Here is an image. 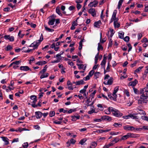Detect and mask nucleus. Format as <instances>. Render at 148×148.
<instances>
[{"instance_id":"obj_12","label":"nucleus","mask_w":148,"mask_h":148,"mask_svg":"<svg viewBox=\"0 0 148 148\" xmlns=\"http://www.w3.org/2000/svg\"><path fill=\"white\" fill-rule=\"evenodd\" d=\"M20 69L21 70H23L24 71H27L28 70H30L32 72H33L32 71V70L30 69L29 67L27 66H22L20 67Z\"/></svg>"},{"instance_id":"obj_47","label":"nucleus","mask_w":148,"mask_h":148,"mask_svg":"<svg viewBox=\"0 0 148 148\" xmlns=\"http://www.w3.org/2000/svg\"><path fill=\"white\" fill-rule=\"evenodd\" d=\"M118 90H119V87L116 86L114 88V91L113 92V93H114V94H116V93L118 91Z\"/></svg>"},{"instance_id":"obj_51","label":"nucleus","mask_w":148,"mask_h":148,"mask_svg":"<svg viewBox=\"0 0 148 148\" xmlns=\"http://www.w3.org/2000/svg\"><path fill=\"white\" fill-rule=\"evenodd\" d=\"M76 110V109H71L67 111V113H71L73 112H74Z\"/></svg>"},{"instance_id":"obj_17","label":"nucleus","mask_w":148,"mask_h":148,"mask_svg":"<svg viewBox=\"0 0 148 148\" xmlns=\"http://www.w3.org/2000/svg\"><path fill=\"white\" fill-rule=\"evenodd\" d=\"M112 107H110L105 110V113L106 114H110L111 112H112Z\"/></svg>"},{"instance_id":"obj_6","label":"nucleus","mask_w":148,"mask_h":148,"mask_svg":"<svg viewBox=\"0 0 148 148\" xmlns=\"http://www.w3.org/2000/svg\"><path fill=\"white\" fill-rule=\"evenodd\" d=\"M88 12L94 17L96 16V11L95 9L90 8L88 10Z\"/></svg>"},{"instance_id":"obj_63","label":"nucleus","mask_w":148,"mask_h":148,"mask_svg":"<svg viewBox=\"0 0 148 148\" xmlns=\"http://www.w3.org/2000/svg\"><path fill=\"white\" fill-rule=\"evenodd\" d=\"M143 60L144 61V63L146 64H148V58H144Z\"/></svg>"},{"instance_id":"obj_29","label":"nucleus","mask_w":148,"mask_h":148,"mask_svg":"<svg viewBox=\"0 0 148 148\" xmlns=\"http://www.w3.org/2000/svg\"><path fill=\"white\" fill-rule=\"evenodd\" d=\"M76 84L77 85H80L81 84H84V80L82 79L80 81L76 82Z\"/></svg>"},{"instance_id":"obj_43","label":"nucleus","mask_w":148,"mask_h":148,"mask_svg":"<svg viewBox=\"0 0 148 148\" xmlns=\"http://www.w3.org/2000/svg\"><path fill=\"white\" fill-rule=\"evenodd\" d=\"M97 143L95 142H93L91 143V145L92 147V148H95L97 146Z\"/></svg>"},{"instance_id":"obj_1","label":"nucleus","mask_w":148,"mask_h":148,"mask_svg":"<svg viewBox=\"0 0 148 148\" xmlns=\"http://www.w3.org/2000/svg\"><path fill=\"white\" fill-rule=\"evenodd\" d=\"M148 101V97L147 95L143 94L140 97V99L138 100V103L142 104L143 103H146Z\"/></svg>"},{"instance_id":"obj_20","label":"nucleus","mask_w":148,"mask_h":148,"mask_svg":"<svg viewBox=\"0 0 148 148\" xmlns=\"http://www.w3.org/2000/svg\"><path fill=\"white\" fill-rule=\"evenodd\" d=\"M44 27H45V30L48 32H52L54 31V30L53 29H51L48 28L46 25H44Z\"/></svg>"},{"instance_id":"obj_16","label":"nucleus","mask_w":148,"mask_h":148,"mask_svg":"<svg viewBox=\"0 0 148 148\" xmlns=\"http://www.w3.org/2000/svg\"><path fill=\"white\" fill-rule=\"evenodd\" d=\"M138 82L137 80L136 79H135L134 81L129 82V85L130 86H132L133 87H134L138 83Z\"/></svg>"},{"instance_id":"obj_36","label":"nucleus","mask_w":148,"mask_h":148,"mask_svg":"<svg viewBox=\"0 0 148 148\" xmlns=\"http://www.w3.org/2000/svg\"><path fill=\"white\" fill-rule=\"evenodd\" d=\"M133 90L135 94L136 95H138L139 94V91L136 88L134 87H133Z\"/></svg>"},{"instance_id":"obj_41","label":"nucleus","mask_w":148,"mask_h":148,"mask_svg":"<svg viewBox=\"0 0 148 148\" xmlns=\"http://www.w3.org/2000/svg\"><path fill=\"white\" fill-rule=\"evenodd\" d=\"M55 112L54 111H51L49 112V116L51 117H52L54 116L55 114Z\"/></svg>"},{"instance_id":"obj_27","label":"nucleus","mask_w":148,"mask_h":148,"mask_svg":"<svg viewBox=\"0 0 148 148\" xmlns=\"http://www.w3.org/2000/svg\"><path fill=\"white\" fill-rule=\"evenodd\" d=\"M56 12L59 15L62 16V14L60 12V8L59 7H57L56 9Z\"/></svg>"},{"instance_id":"obj_2","label":"nucleus","mask_w":148,"mask_h":148,"mask_svg":"<svg viewBox=\"0 0 148 148\" xmlns=\"http://www.w3.org/2000/svg\"><path fill=\"white\" fill-rule=\"evenodd\" d=\"M43 39V35L42 34H41V36L40 38V39L38 40V42H34L33 43V46L34 47L33 49L34 50L35 49L37 48L38 46L39 45L41 42L42 41Z\"/></svg>"},{"instance_id":"obj_46","label":"nucleus","mask_w":148,"mask_h":148,"mask_svg":"<svg viewBox=\"0 0 148 148\" xmlns=\"http://www.w3.org/2000/svg\"><path fill=\"white\" fill-rule=\"evenodd\" d=\"M124 93L125 94L127 97H129L130 96V94L129 93L128 90L125 89L124 90Z\"/></svg>"},{"instance_id":"obj_52","label":"nucleus","mask_w":148,"mask_h":148,"mask_svg":"<svg viewBox=\"0 0 148 148\" xmlns=\"http://www.w3.org/2000/svg\"><path fill=\"white\" fill-rule=\"evenodd\" d=\"M94 103V102H93L91 104H88L87 105V106H91V108H90V109L91 110H95L94 109V107L93 106H92L93 104Z\"/></svg>"},{"instance_id":"obj_62","label":"nucleus","mask_w":148,"mask_h":148,"mask_svg":"<svg viewBox=\"0 0 148 148\" xmlns=\"http://www.w3.org/2000/svg\"><path fill=\"white\" fill-rule=\"evenodd\" d=\"M143 130L144 129L145 130H148V126L144 125L142 127Z\"/></svg>"},{"instance_id":"obj_37","label":"nucleus","mask_w":148,"mask_h":148,"mask_svg":"<svg viewBox=\"0 0 148 148\" xmlns=\"http://www.w3.org/2000/svg\"><path fill=\"white\" fill-rule=\"evenodd\" d=\"M49 75V74L48 73H47L45 74H42V75L40 76V78L42 79L44 78L47 77Z\"/></svg>"},{"instance_id":"obj_40","label":"nucleus","mask_w":148,"mask_h":148,"mask_svg":"<svg viewBox=\"0 0 148 148\" xmlns=\"http://www.w3.org/2000/svg\"><path fill=\"white\" fill-rule=\"evenodd\" d=\"M106 139L105 137H100L98 139V141L100 142H103Z\"/></svg>"},{"instance_id":"obj_55","label":"nucleus","mask_w":148,"mask_h":148,"mask_svg":"<svg viewBox=\"0 0 148 148\" xmlns=\"http://www.w3.org/2000/svg\"><path fill=\"white\" fill-rule=\"evenodd\" d=\"M70 143H71V144H74L75 143L76 141L75 140H74L73 139L71 138V139L70 140H69Z\"/></svg>"},{"instance_id":"obj_48","label":"nucleus","mask_w":148,"mask_h":148,"mask_svg":"<svg viewBox=\"0 0 148 148\" xmlns=\"http://www.w3.org/2000/svg\"><path fill=\"white\" fill-rule=\"evenodd\" d=\"M143 67L142 66H140L138 67L137 69H136L135 71V72L136 73H138L139 72L140 70L143 68Z\"/></svg>"},{"instance_id":"obj_5","label":"nucleus","mask_w":148,"mask_h":148,"mask_svg":"<svg viewBox=\"0 0 148 148\" xmlns=\"http://www.w3.org/2000/svg\"><path fill=\"white\" fill-rule=\"evenodd\" d=\"M123 129L126 131H133L135 130V128L132 126L127 125L123 126Z\"/></svg>"},{"instance_id":"obj_22","label":"nucleus","mask_w":148,"mask_h":148,"mask_svg":"<svg viewBox=\"0 0 148 148\" xmlns=\"http://www.w3.org/2000/svg\"><path fill=\"white\" fill-rule=\"evenodd\" d=\"M1 138L5 142V145H7L9 144L8 139L5 137H2Z\"/></svg>"},{"instance_id":"obj_57","label":"nucleus","mask_w":148,"mask_h":148,"mask_svg":"<svg viewBox=\"0 0 148 148\" xmlns=\"http://www.w3.org/2000/svg\"><path fill=\"white\" fill-rule=\"evenodd\" d=\"M21 62V61L20 60L16 61L14 62H13V64H16L17 65H18Z\"/></svg>"},{"instance_id":"obj_18","label":"nucleus","mask_w":148,"mask_h":148,"mask_svg":"<svg viewBox=\"0 0 148 148\" xmlns=\"http://www.w3.org/2000/svg\"><path fill=\"white\" fill-rule=\"evenodd\" d=\"M101 22L100 20L97 21L95 22L94 23V26L95 27L97 28H99L100 25L101 24Z\"/></svg>"},{"instance_id":"obj_56","label":"nucleus","mask_w":148,"mask_h":148,"mask_svg":"<svg viewBox=\"0 0 148 148\" xmlns=\"http://www.w3.org/2000/svg\"><path fill=\"white\" fill-rule=\"evenodd\" d=\"M28 146V143L27 142L24 143L23 144V146L24 148H26Z\"/></svg>"},{"instance_id":"obj_50","label":"nucleus","mask_w":148,"mask_h":148,"mask_svg":"<svg viewBox=\"0 0 148 148\" xmlns=\"http://www.w3.org/2000/svg\"><path fill=\"white\" fill-rule=\"evenodd\" d=\"M86 140H85V139H83L81 140L79 142V144H81V145H83L84 143L86 142Z\"/></svg>"},{"instance_id":"obj_23","label":"nucleus","mask_w":148,"mask_h":148,"mask_svg":"<svg viewBox=\"0 0 148 148\" xmlns=\"http://www.w3.org/2000/svg\"><path fill=\"white\" fill-rule=\"evenodd\" d=\"M130 138L129 133H127L126 135L123 136L121 138V140H125Z\"/></svg>"},{"instance_id":"obj_26","label":"nucleus","mask_w":148,"mask_h":148,"mask_svg":"<svg viewBox=\"0 0 148 148\" xmlns=\"http://www.w3.org/2000/svg\"><path fill=\"white\" fill-rule=\"evenodd\" d=\"M26 49L25 47H23L22 49V51L23 52H25V53H29L32 50H33V49H27V50H24V49Z\"/></svg>"},{"instance_id":"obj_38","label":"nucleus","mask_w":148,"mask_h":148,"mask_svg":"<svg viewBox=\"0 0 148 148\" xmlns=\"http://www.w3.org/2000/svg\"><path fill=\"white\" fill-rule=\"evenodd\" d=\"M123 0H120L119 1L118 5V8L119 9L120 8Z\"/></svg>"},{"instance_id":"obj_60","label":"nucleus","mask_w":148,"mask_h":148,"mask_svg":"<svg viewBox=\"0 0 148 148\" xmlns=\"http://www.w3.org/2000/svg\"><path fill=\"white\" fill-rule=\"evenodd\" d=\"M141 41L143 42L148 43V40L146 38H143Z\"/></svg>"},{"instance_id":"obj_44","label":"nucleus","mask_w":148,"mask_h":148,"mask_svg":"<svg viewBox=\"0 0 148 148\" xmlns=\"http://www.w3.org/2000/svg\"><path fill=\"white\" fill-rule=\"evenodd\" d=\"M141 118L143 120L148 121V116L144 115L142 116Z\"/></svg>"},{"instance_id":"obj_25","label":"nucleus","mask_w":148,"mask_h":148,"mask_svg":"<svg viewBox=\"0 0 148 148\" xmlns=\"http://www.w3.org/2000/svg\"><path fill=\"white\" fill-rule=\"evenodd\" d=\"M130 138H136L139 137V136L138 134H133L129 133Z\"/></svg>"},{"instance_id":"obj_31","label":"nucleus","mask_w":148,"mask_h":148,"mask_svg":"<svg viewBox=\"0 0 148 148\" xmlns=\"http://www.w3.org/2000/svg\"><path fill=\"white\" fill-rule=\"evenodd\" d=\"M114 144L110 143L108 145H105L103 147V148H109L110 146L113 145Z\"/></svg>"},{"instance_id":"obj_59","label":"nucleus","mask_w":148,"mask_h":148,"mask_svg":"<svg viewBox=\"0 0 148 148\" xmlns=\"http://www.w3.org/2000/svg\"><path fill=\"white\" fill-rule=\"evenodd\" d=\"M75 9V7L73 5L70 6L69 8V10H72Z\"/></svg>"},{"instance_id":"obj_24","label":"nucleus","mask_w":148,"mask_h":148,"mask_svg":"<svg viewBox=\"0 0 148 148\" xmlns=\"http://www.w3.org/2000/svg\"><path fill=\"white\" fill-rule=\"evenodd\" d=\"M30 98L33 100V103H35L37 101L36 97L35 95H32L31 96Z\"/></svg>"},{"instance_id":"obj_10","label":"nucleus","mask_w":148,"mask_h":148,"mask_svg":"<svg viewBox=\"0 0 148 148\" xmlns=\"http://www.w3.org/2000/svg\"><path fill=\"white\" fill-rule=\"evenodd\" d=\"M53 16H51L50 17L51 18V19H50L48 22V23L49 25H54L55 22V18H52Z\"/></svg>"},{"instance_id":"obj_39","label":"nucleus","mask_w":148,"mask_h":148,"mask_svg":"<svg viewBox=\"0 0 148 148\" xmlns=\"http://www.w3.org/2000/svg\"><path fill=\"white\" fill-rule=\"evenodd\" d=\"M12 49V47L10 45H8L7 46V47L5 48V50L6 51H9Z\"/></svg>"},{"instance_id":"obj_32","label":"nucleus","mask_w":148,"mask_h":148,"mask_svg":"<svg viewBox=\"0 0 148 148\" xmlns=\"http://www.w3.org/2000/svg\"><path fill=\"white\" fill-rule=\"evenodd\" d=\"M106 63V61L105 60H103L102 61L101 65V66L102 67L105 69V65Z\"/></svg>"},{"instance_id":"obj_7","label":"nucleus","mask_w":148,"mask_h":148,"mask_svg":"<svg viewBox=\"0 0 148 148\" xmlns=\"http://www.w3.org/2000/svg\"><path fill=\"white\" fill-rule=\"evenodd\" d=\"M116 10H114V11H113V12L111 18H112L114 20V22H115L118 21L119 20V19L118 18H116Z\"/></svg>"},{"instance_id":"obj_8","label":"nucleus","mask_w":148,"mask_h":148,"mask_svg":"<svg viewBox=\"0 0 148 148\" xmlns=\"http://www.w3.org/2000/svg\"><path fill=\"white\" fill-rule=\"evenodd\" d=\"M138 114V113L133 114H130L126 116L127 117H129L133 119H138V116H136Z\"/></svg>"},{"instance_id":"obj_9","label":"nucleus","mask_w":148,"mask_h":148,"mask_svg":"<svg viewBox=\"0 0 148 148\" xmlns=\"http://www.w3.org/2000/svg\"><path fill=\"white\" fill-rule=\"evenodd\" d=\"M4 38L6 40H8L12 42L14 40V37L13 36H10V35H5L4 36Z\"/></svg>"},{"instance_id":"obj_30","label":"nucleus","mask_w":148,"mask_h":148,"mask_svg":"<svg viewBox=\"0 0 148 148\" xmlns=\"http://www.w3.org/2000/svg\"><path fill=\"white\" fill-rule=\"evenodd\" d=\"M47 62L45 61H42L38 62L36 63V64L38 65H42L45 64Z\"/></svg>"},{"instance_id":"obj_45","label":"nucleus","mask_w":148,"mask_h":148,"mask_svg":"<svg viewBox=\"0 0 148 148\" xmlns=\"http://www.w3.org/2000/svg\"><path fill=\"white\" fill-rule=\"evenodd\" d=\"M100 73L99 72H96L94 74V77L96 79L98 78L99 75Z\"/></svg>"},{"instance_id":"obj_58","label":"nucleus","mask_w":148,"mask_h":148,"mask_svg":"<svg viewBox=\"0 0 148 148\" xmlns=\"http://www.w3.org/2000/svg\"><path fill=\"white\" fill-rule=\"evenodd\" d=\"M95 110H91L88 112V113L90 114H92L93 113L95 112Z\"/></svg>"},{"instance_id":"obj_19","label":"nucleus","mask_w":148,"mask_h":148,"mask_svg":"<svg viewBox=\"0 0 148 148\" xmlns=\"http://www.w3.org/2000/svg\"><path fill=\"white\" fill-rule=\"evenodd\" d=\"M111 130V129L110 128H108L105 130H103L102 129H100L97 132H99L100 133H102L103 132H109Z\"/></svg>"},{"instance_id":"obj_34","label":"nucleus","mask_w":148,"mask_h":148,"mask_svg":"<svg viewBox=\"0 0 148 148\" xmlns=\"http://www.w3.org/2000/svg\"><path fill=\"white\" fill-rule=\"evenodd\" d=\"M114 27L115 28H119L120 26V24L118 23V21L114 22Z\"/></svg>"},{"instance_id":"obj_11","label":"nucleus","mask_w":148,"mask_h":148,"mask_svg":"<svg viewBox=\"0 0 148 148\" xmlns=\"http://www.w3.org/2000/svg\"><path fill=\"white\" fill-rule=\"evenodd\" d=\"M101 119L103 120L110 121L112 120L111 117L107 115L103 116H101Z\"/></svg>"},{"instance_id":"obj_49","label":"nucleus","mask_w":148,"mask_h":148,"mask_svg":"<svg viewBox=\"0 0 148 148\" xmlns=\"http://www.w3.org/2000/svg\"><path fill=\"white\" fill-rule=\"evenodd\" d=\"M59 112H63L64 113H67V110H64L63 108H61L60 109Z\"/></svg>"},{"instance_id":"obj_15","label":"nucleus","mask_w":148,"mask_h":148,"mask_svg":"<svg viewBox=\"0 0 148 148\" xmlns=\"http://www.w3.org/2000/svg\"><path fill=\"white\" fill-rule=\"evenodd\" d=\"M36 117L37 119H40L42 115V113L40 111L36 112H35Z\"/></svg>"},{"instance_id":"obj_54","label":"nucleus","mask_w":148,"mask_h":148,"mask_svg":"<svg viewBox=\"0 0 148 148\" xmlns=\"http://www.w3.org/2000/svg\"><path fill=\"white\" fill-rule=\"evenodd\" d=\"M130 38L128 36H126L124 38V40L125 41L128 42L129 41Z\"/></svg>"},{"instance_id":"obj_42","label":"nucleus","mask_w":148,"mask_h":148,"mask_svg":"<svg viewBox=\"0 0 148 148\" xmlns=\"http://www.w3.org/2000/svg\"><path fill=\"white\" fill-rule=\"evenodd\" d=\"M103 49V47L100 44V43H98L97 48L98 51H99L100 50H102Z\"/></svg>"},{"instance_id":"obj_13","label":"nucleus","mask_w":148,"mask_h":148,"mask_svg":"<svg viewBox=\"0 0 148 148\" xmlns=\"http://www.w3.org/2000/svg\"><path fill=\"white\" fill-rule=\"evenodd\" d=\"M98 3V2L97 1H94L92 2H90L88 5V6L90 7H95Z\"/></svg>"},{"instance_id":"obj_4","label":"nucleus","mask_w":148,"mask_h":148,"mask_svg":"<svg viewBox=\"0 0 148 148\" xmlns=\"http://www.w3.org/2000/svg\"><path fill=\"white\" fill-rule=\"evenodd\" d=\"M108 96L111 100L116 101L117 95L116 94H114L113 93H112V94L110 93H108Z\"/></svg>"},{"instance_id":"obj_3","label":"nucleus","mask_w":148,"mask_h":148,"mask_svg":"<svg viewBox=\"0 0 148 148\" xmlns=\"http://www.w3.org/2000/svg\"><path fill=\"white\" fill-rule=\"evenodd\" d=\"M112 113L116 117H120L122 116L123 114L119 111L116 109L112 108Z\"/></svg>"},{"instance_id":"obj_61","label":"nucleus","mask_w":148,"mask_h":148,"mask_svg":"<svg viewBox=\"0 0 148 148\" xmlns=\"http://www.w3.org/2000/svg\"><path fill=\"white\" fill-rule=\"evenodd\" d=\"M76 7L78 10H79L82 7V5L79 4V3H77Z\"/></svg>"},{"instance_id":"obj_21","label":"nucleus","mask_w":148,"mask_h":148,"mask_svg":"<svg viewBox=\"0 0 148 148\" xmlns=\"http://www.w3.org/2000/svg\"><path fill=\"white\" fill-rule=\"evenodd\" d=\"M77 65L78 66V69H82L84 70H85L86 66H84V64H77Z\"/></svg>"},{"instance_id":"obj_53","label":"nucleus","mask_w":148,"mask_h":148,"mask_svg":"<svg viewBox=\"0 0 148 148\" xmlns=\"http://www.w3.org/2000/svg\"><path fill=\"white\" fill-rule=\"evenodd\" d=\"M94 73V71L93 70H91L89 73L88 75L89 76L91 77Z\"/></svg>"},{"instance_id":"obj_14","label":"nucleus","mask_w":148,"mask_h":148,"mask_svg":"<svg viewBox=\"0 0 148 148\" xmlns=\"http://www.w3.org/2000/svg\"><path fill=\"white\" fill-rule=\"evenodd\" d=\"M113 82V79L112 77H110V78L108 79L107 82H103V84L105 85H111Z\"/></svg>"},{"instance_id":"obj_28","label":"nucleus","mask_w":148,"mask_h":148,"mask_svg":"<svg viewBox=\"0 0 148 148\" xmlns=\"http://www.w3.org/2000/svg\"><path fill=\"white\" fill-rule=\"evenodd\" d=\"M137 112L141 114H145V112L144 111L140 109L139 108H137Z\"/></svg>"},{"instance_id":"obj_35","label":"nucleus","mask_w":148,"mask_h":148,"mask_svg":"<svg viewBox=\"0 0 148 148\" xmlns=\"http://www.w3.org/2000/svg\"><path fill=\"white\" fill-rule=\"evenodd\" d=\"M113 126L118 128L121 127L122 126V124L121 123H115L114 124Z\"/></svg>"},{"instance_id":"obj_64","label":"nucleus","mask_w":148,"mask_h":148,"mask_svg":"<svg viewBox=\"0 0 148 148\" xmlns=\"http://www.w3.org/2000/svg\"><path fill=\"white\" fill-rule=\"evenodd\" d=\"M145 91L146 92V95H148V87H146L144 88Z\"/></svg>"},{"instance_id":"obj_33","label":"nucleus","mask_w":148,"mask_h":148,"mask_svg":"<svg viewBox=\"0 0 148 148\" xmlns=\"http://www.w3.org/2000/svg\"><path fill=\"white\" fill-rule=\"evenodd\" d=\"M124 33L123 32H119V37L121 39H123Z\"/></svg>"}]
</instances>
